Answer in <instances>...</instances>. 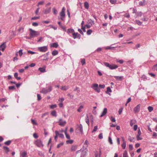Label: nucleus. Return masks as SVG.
I'll use <instances>...</instances> for the list:
<instances>
[{"label": "nucleus", "mask_w": 157, "mask_h": 157, "mask_svg": "<svg viewBox=\"0 0 157 157\" xmlns=\"http://www.w3.org/2000/svg\"><path fill=\"white\" fill-rule=\"evenodd\" d=\"M6 47V42H5L0 45V51L1 50L2 51H4Z\"/></svg>", "instance_id": "obj_8"}, {"label": "nucleus", "mask_w": 157, "mask_h": 157, "mask_svg": "<svg viewBox=\"0 0 157 157\" xmlns=\"http://www.w3.org/2000/svg\"><path fill=\"white\" fill-rule=\"evenodd\" d=\"M146 4V2H145V0H143L142 1H140L139 2V5L140 6H144Z\"/></svg>", "instance_id": "obj_27"}, {"label": "nucleus", "mask_w": 157, "mask_h": 157, "mask_svg": "<svg viewBox=\"0 0 157 157\" xmlns=\"http://www.w3.org/2000/svg\"><path fill=\"white\" fill-rule=\"evenodd\" d=\"M77 33H72V35H73V38L74 39H75V38H76L77 37Z\"/></svg>", "instance_id": "obj_49"}, {"label": "nucleus", "mask_w": 157, "mask_h": 157, "mask_svg": "<svg viewBox=\"0 0 157 157\" xmlns=\"http://www.w3.org/2000/svg\"><path fill=\"white\" fill-rule=\"evenodd\" d=\"M98 137L100 139H102L103 138V135L102 133H100L98 135Z\"/></svg>", "instance_id": "obj_55"}, {"label": "nucleus", "mask_w": 157, "mask_h": 157, "mask_svg": "<svg viewBox=\"0 0 157 157\" xmlns=\"http://www.w3.org/2000/svg\"><path fill=\"white\" fill-rule=\"evenodd\" d=\"M140 109V105L139 104L136 106L134 109V113H136L138 112Z\"/></svg>", "instance_id": "obj_10"}, {"label": "nucleus", "mask_w": 157, "mask_h": 157, "mask_svg": "<svg viewBox=\"0 0 157 157\" xmlns=\"http://www.w3.org/2000/svg\"><path fill=\"white\" fill-rule=\"evenodd\" d=\"M112 90L109 87H108L107 88V91L105 92L106 94H108L109 95H110L111 94L109 92H111Z\"/></svg>", "instance_id": "obj_17"}, {"label": "nucleus", "mask_w": 157, "mask_h": 157, "mask_svg": "<svg viewBox=\"0 0 157 157\" xmlns=\"http://www.w3.org/2000/svg\"><path fill=\"white\" fill-rule=\"evenodd\" d=\"M76 130L78 133L82 134L83 133V127L82 124H80L77 126Z\"/></svg>", "instance_id": "obj_7"}, {"label": "nucleus", "mask_w": 157, "mask_h": 157, "mask_svg": "<svg viewBox=\"0 0 157 157\" xmlns=\"http://www.w3.org/2000/svg\"><path fill=\"white\" fill-rule=\"evenodd\" d=\"M65 135L67 139H70V136L68 134H67V132H65Z\"/></svg>", "instance_id": "obj_56"}, {"label": "nucleus", "mask_w": 157, "mask_h": 157, "mask_svg": "<svg viewBox=\"0 0 157 157\" xmlns=\"http://www.w3.org/2000/svg\"><path fill=\"white\" fill-rule=\"evenodd\" d=\"M83 108V106L82 105H81L78 108L77 111L79 112H81L82 111V109Z\"/></svg>", "instance_id": "obj_31"}, {"label": "nucleus", "mask_w": 157, "mask_h": 157, "mask_svg": "<svg viewBox=\"0 0 157 157\" xmlns=\"http://www.w3.org/2000/svg\"><path fill=\"white\" fill-rule=\"evenodd\" d=\"M134 139V138H131V136H129L128 138V140L131 142H134V141L133 140V139Z\"/></svg>", "instance_id": "obj_43"}, {"label": "nucleus", "mask_w": 157, "mask_h": 157, "mask_svg": "<svg viewBox=\"0 0 157 157\" xmlns=\"http://www.w3.org/2000/svg\"><path fill=\"white\" fill-rule=\"evenodd\" d=\"M52 10H53L54 13L55 15H56L57 14V13H58L57 10L55 8H53Z\"/></svg>", "instance_id": "obj_41"}, {"label": "nucleus", "mask_w": 157, "mask_h": 157, "mask_svg": "<svg viewBox=\"0 0 157 157\" xmlns=\"http://www.w3.org/2000/svg\"><path fill=\"white\" fill-rule=\"evenodd\" d=\"M107 112V108H105L104 109V110L101 113V115L100 117H103V116H105Z\"/></svg>", "instance_id": "obj_12"}, {"label": "nucleus", "mask_w": 157, "mask_h": 157, "mask_svg": "<svg viewBox=\"0 0 157 157\" xmlns=\"http://www.w3.org/2000/svg\"><path fill=\"white\" fill-rule=\"evenodd\" d=\"M38 155L40 156H44V154L42 153L41 152L39 151L38 152Z\"/></svg>", "instance_id": "obj_63"}, {"label": "nucleus", "mask_w": 157, "mask_h": 157, "mask_svg": "<svg viewBox=\"0 0 157 157\" xmlns=\"http://www.w3.org/2000/svg\"><path fill=\"white\" fill-rule=\"evenodd\" d=\"M123 157H128L127 151L126 150H125L123 153Z\"/></svg>", "instance_id": "obj_29"}, {"label": "nucleus", "mask_w": 157, "mask_h": 157, "mask_svg": "<svg viewBox=\"0 0 157 157\" xmlns=\"http://www.w3.org/2000/svg\"><path fill=\"white\" fill-rule=\"evenodd\" d=\"M3 149L5 151V152L6 153H8L10 151L9 148L7 147L4 146Z\"/></svg>", "instance_id": "obj_26"}, {"label": "nucleus", "mask_w": 157, "mask_h": 157, "mask_svg": "<svg viewBox=\"0 0 157 157\" xmlns=\"http://www.w3.org/2000/svg\"><path fill=\"white\" fill-rule=\"evenodd\" d=\"M31 122L34 125H36L37 124V123L36 122V121L33 119H31Z\"/></svg>", "instance_id": "obj_46"}, {"label": "nucleus", "mask_w": 157, "mask_h": 157, "mask_svg": "<svg viewBox=\"0 0 157 157\" xmlns=\"http://www.w3.org/2000/svg\"><path fill=\"white\" fill-rule=\"evenodd\" d=\"M114 48L113 47L107 46L104 47L105 49H112L113 48Z\"/></svg>", "instance_id": "obj_33"}, {"label": "nucleus", "mask_w": 157, "mask_h": 157, "mask_svg": "<svg viewBox=\"0 0 157 157\" xmlns=\"http://www.w3.org/2000/svg\"><path fill=\"white\" fill-rule=\"evenodd\" d=\"M48 47L47 46H44L38 48V50L41 52H45L48 50Z\"/></svg>", "instance_id": "obj_6"}, {"label": "nucleus", "mask_w": 157, "mask_h": 157, "mask_svg": "<svg viewBox=\"0 0 157 157\" xmlns=\"http://www.w3.org/2000/svg\"><path fill=\"white\" fill-rule=\"evenodd\" d=\"M136 138L137 140H139L142 139V138L140 137V136H139L138 135H137Z\"/></svg>", "instance_id": "obj_53"}, {"label": "nucleus", "mask_w": 157, "mask_h": 157, "mask_svg": "<svg viewBox=\"0 0 157 157\" xmlns=\"http://www.w3.org/2000/svg\"><path fill=\"white\" fill-rule=\"evenodd\" d=\"M20 155L22 157H27V152L26 151L21 152L20 153Z\"/></svg>", "instance_id": "obj_13"}, {"label": "nucleus", "mask_w": 157, "mask_h": 157, "mask_svg": "<svg viewBox=\"0 0 157 157\" xmlns=\"http://www.w3.org/2000/svg\"><path fill=\"white\" fill-rule=\"evenodd\" d=\"M38 25V23H37L36 22H33L32 23L33 26H35V27L37 26Z\"/></svg>", "instance_id": "obj_54"}, {"label": "nucleus", "mask_w": 157, "mask_h": 157, "mask_svg": "<svg viewBox=\"0 0 157 157\" xmlns=\"http://www.w3.org/2000/svg\"><path fill=\"white\" fill-rule=\"evenodd\" d=\"M110 120L111 121L113 122H115L116 121L115 118L113 117H111Z\"/></svg>", "instance_id": "obj_62"}, {"label": "nucleus", "mask_w": 157, "mask_h": 157, "mask_svg": "<svg viewBox=\"0 0 157 157\" xmlns=\"http://www.w3.org/2000/svg\"><path fill=\"white\" fill-rule=\"evenodd\" d=\"M39 18H40L39 17H32L31 19L32 20H36L37 19H39Z\"/></svg>", "instance_id": "obj_50"}, {"label": "nucleus", "mask_w": 157, "mask_h": 157, "mask_svg": "<svg viewBox=\"0 0 157 157\" xmlns=\"http://www.w3.org/2000/svg\"><path fill=\"white\" fill-rule=\"evenodd\" d=\"M52 90V87L51 86H50L48 88H43L40 92L44 94H46L48 92H50Z\"/></svg>", "instance_id": "obj_5"}, {"label": "nucleus", "mask_w": 157, "mask_h": 157, "mask_svg": "<svg viewBox=\"0 0 157 157\" xmlns=\"http://www.w3.org/2000/svg\"><path fill=\"white\" fill-rule=\"evenodd\" d=\"M91 88H93L96 92L99 93L100 91V89L98 87V84L97 83H94L92 84Z\"/></svg>", "instance_id": "obj_3"}, {"label": "nucleus", "mask_w": 157, "mask_h": 157, "mask_svg": "<svg viewBox=\"0 0 157 157\" xmlns=\"http://www.w3.org/2000/svg\"><path fill=\"white\" fill-rule=\"evenodd\" d=\"M63 142H62L59 144H58L57 146V147L58 148H59L61 146H63Z\"/></svg>", "instance_id": "obj_44"}, {"label": "nucleus", "mask_w": 157, "mask_h": 157, "mask_svg": "<svg viewBox=\"0 0 157 157\" xmlns=\"http://www.w3.org/2000/svg\"><path fill=\"white\" fill-rule=\"evenodd\" d=\"M69 86H62L61 88V89L62 90H66L69 88Z\"/></svg>", "instance_id": "obj_24"}, {"label": "nucleus", "mask_w": 157, "mask_h": 157, "mask_svg": "<svg viewBox=\"0 0 157 157\" xmlns=\"http://www.w3.org/2000/svg\"><path fill=\"white\" fill-rule=\"evenodd\" d=\"M108 141H109V142L110 143V144H113L112 140V139L109 136V137Z\"/></svg>", "instance_id": "obj_42"}, {"label": "nucleus", "mask_w": 157, "mask_h": 157, "mask_svg": "<svg viewBox=\"0 0 157 157\" xmlns=\"http://www.w3.org/2000/svg\"><path fill=\"white\" fill-rule=\"evenodd\" d=\"M48 114V112L45 113L42 115L41 117L42 118H44L45 116L47 115Z\"/></svg>", "instance_id": "obj_52"}, {"label": "nucleus", "mask_w": 157, "mask_h": 157, "mask_svg": "<svg viewBox=\"0 0 157 157\" xmlns=\"http://www.w3.org/2000/svg\"><path fill=\"white\" fill-rule=\"evenodd\" d=\"M99 87L101 89H103L105 87V85L104 84H103V85L100 84L99 85Z\"/></svg>", "instance_id": "obj_60"}, {"label": "nucleus", "mask_w": 157, "mask_h": 157, "mask_svg": "<svg viewBox=\"0 0 157 157\" xmlns=\"http://www.w3.org/2000/svg\"><path fill=\"white\" fill-rule=\"evenodd\" d=\"M66 142L67 144H71L73 143V140H67Z\"/></svg>", "instance_id": "obj_40"}, {"label": "nucleus", "mask_w": 157, "mask_h": 157, "mask_svg": "<svg viewBox=\"0 0 157 157\" xmlns=\"http://www.w3.org/2000/svg\"><path fill=\"white\" fill-rule=\"evenodd\" d=\"M59 137L61 138H63L64 137V136L62 134H61V133H59Z\"/></svg>", "instance_id": "obj_59"}, {"label": "nucleus", "mask_w": 157, "mask_h": 157, "mask_svg": "<svg viewBox=\"0 0 157 157\" xmlns=\"http://www.w3.org/2000/svg\"><path fill=\"white\" fill-rule=\"evenodd\" d=\"M81 62L82 65H84L86 63L85 60L84 59H82Z\"/></svg>", "instance_id": "obj_48"}, {"label": "nucleus", "mask_w": 157, "mask_h": 157, "mask_svg": "<svg viewBox=\"0 0 157 157\" xmlns=\"http://www.w3.org/2000/svg\"><path fill=\"white\" fill-rule=\"evenodd\" d=\"M123 107H121L119 109V111H118V113H119V115H121L122 112V111H123Z\"/></svg>", "instance_id": "obj_34"}, {"label": "nucleus", "mask_w": 157, "mask_h": 157, "mask_svg": "<svg viewBox=\"0 0 157 157\" xmlns=\"http://www.w3.org/2000/svg\"><path fill=\"white\" fill-rule=\"evenodd\" d=\"M22 51V50L21 49L19 50L18 52L19 54L20 57H21L23 54Z\"/></svg>", "instance_id": "obj_47"}, {"label": "nucleus", "mask_w": 157, "mask_h": 157, "mask_svg": "<svg viewBox=\"0 0 157 157\" xmlns=\"http://www.w3.org/2000/svg\"><path fill=\"white\" fill-rule=\"evenodd\" d=\"M66 124V122L64 121H62L61 119H59V124L62 126H64Z\"/></svg>", "instance_id": "obj_9"}, {"label": "nucleus", "mask_w": 157, "mask_h": 157, "mask_svg": "<svg viewBox=\"0 0 157 157\" xmlns=\"http://www.w3.org/2000/svg\"><path fill=\"white\" fill-rule=\"evenodd\" d=\"M15 88L14 86H10L9 87V89L10 90H13L15 89Z\"/></svg>", "instance_id": "obj_45"}, {"label": "nucleus", "mask_w": 157, "mask_h": 157, "mask_svg": "<svg viewBox=\"0 0 157 157\" xmlns=\"http://www.w3.org/2000/svg\"><path fill=\"white\" fill-rule=\"evenodd\" d=\"M135 22L139 25H141L142 24V22L139 20H136Z\"/></svg>", "instance_id": "obj_36"}, {"label": "nucleus", "mask_w": 157, "mask_h": 157, "mask_svg": "<svg viewBox=\"0 0 157 157\" xmlns=\"http://www.w3.org/2000/svg\"><path fill=\"white\" fill-rule=\"evenodd\" d=\"M147 109L150 112H151L153 109V107L151 106H148Z\"/></svg>", "instance_id": "obj_35"}, {"label": "nucleus", "mask_w": 157, "mask_h": 157, "mask_svg": "<svg viewBox=\"0 0 157 157\" xmlns=\"http://www.w3.org/2000/svg\"><path fill=\"white\" fill-rule=\"evenodd\" d=\"M86 123L88 124V125H89V119L88 115H86Z\"/></svg>", "instance_id": "obj_28"}, {"label": "nucleus", "mask_w": 157, "mask_h": 157, "mask_svg": "<svg viewBox=\"0 0 157 157\" xmlns=\"http://www.w3.org/2000/svg\"><path fill=\"white\" fill-rule=\"evenodd\" d=\"M30 35L31 36V37L33 38L39 35L40 33L39 32L33 30L31 29H29Z\"/></svg>", "instance_id": "obj_2"}, {"label": "nucleus", "mask_w": 157, "mask_h": 157, "mask_svg": "<svg viewBox=\"0 0 157 157\" xmlns=\"http://www.w3.org/2000/svg\"><path fill=\"white\" fill-rule=\"evenodd\" d=\"M93 31L91 29H89L87 30L86 33L88 35H90L92 33Z\"/></svg>", "instance_id": "obj_37"}, {"label": "nucleus", "mask_w": 157, "mask_h": 157, "mask_svg": "<svg viewBox=\"0 0 157 157\" xmlns=\"http://www.w3.org/2000/svg\"><path fill=\"white\" fill-rule=\"evenodd\" d=\"M133 149V145L132 144H129V149L132 150Z\"/></svg>", "instance_id": "obj_57"}, {"label": "nucleus", "mask_w": 157, "mask_h": 157, "mask_svg": "<svg viewBox=\"0 0 157 157\" xmlns=\"http://www.w3.org/2000/svg\"><path fill=\"white\" fill-rule=\"evenodd\" d=\"M51 114L52 116L54 117H56L57 116L56 112L55 110L52 111L51 113Z\"/></svg>", "instance_id": "obj_23"}, {"label": "nucleus", "mask_w": 157, "mask_h": 157, "mask_svg": "<svg viewBox=\"0 0 157 157\" xmlns=\"http://www.w3.org/2000/svg\"><path fill=\"white\" fill-rule=\"evenodd\" d=\"M51 10V8H47L44 11V13L45 14H48L50 12Z\"/></svg>", "instance_id": "obj_14"}, {"label": "nucleus", "mask_w": 157, "mask_h": 157, "mask_svg": "<svg viewBox=\"0 0 157 157\" xmlns=\"http://www.w3.org/2000/svg\"><path fill=\"white\" fill-rule=\"evenodd\" d=\"M38 70L41 72H46L45 69L44 67H40Z\"/></svg>", "instance_id": "obj_19"}, {"label": "nucleus", "mask_w": 157, "mask_h": 157, "mask_svg": "<svg viewBox=\"0 0 157 157\" xmlns=\"http://www.w3.org/2000/svg\"><path fill=\"white\" fill-rule=\"evenodd\" d=\"M77 145H75L72 146L71 147V151H75L77 150Z\"/></svg>", "instance_id": "obj_16"}, {"label": "nucleus", "mask_w": 157, "mask_h": 157, "mask_svg": "<svg viewBox=\"0 0 157 157\" xmlns=\"http://www.w3.org/2000/svg\"><path fill=\"white\" fill-rule=\"evenodd\" d=\"M121 146L123 149H125L126 147V142H123L121 145Z\"/></svg>", "instance_id": "obj_30"}, {"label": "nucleus", "mask_w": 157, "mask_h": 157, "mask_svg": "<svg viewBox=\"0 0 157 157\" xmlns=\"http://www.w3.org/2000/svg\"><path fill=\"white\" fill-rule=\"evenodd\" d=\"M56 136H55V139L56 141L58 136L59 135V132L57 131H55Z\"/></svg>", "instance_id": "obj_25"}, {"label": "nucleus", "mask_w": 157, "mask_h": 157, "mask_svg": "<svg viewBox=\"0 0 157 157\" xmlns=\"http://www.w3.org/2000/svg\"><path fill=\"white\" fill-rule=\"evenodd\" d=\"M11 143V141L10 140H8L5 143V144L6 145H9L10 144V143Z\"/></svg>", "instance_id": "obj_51"}, {"label": "nucleus", "mask_w": 157, "mask_h": 157, "mask_svg": "<svg viewBox=\"0 0 157 157\" xmlns=\"http://www.w3.org/2000/svg\"><path fill=\"white\" fill-rule=\"evenodd\" d=\"M98 129V126H95L94 127V129L92 131V132H94L96 131Z\"/></svg>", "instance_id": "obj_61"}, {"label": "nucleus", "mask_w": 157, "mask_h": 157, "mask_svg": "<svg viewBox=\"0 0 157 157\" xmlns=\"http://www.w3.org/2000/svg\"><path fill=\"white\" fill-rule=\"evenodd\" d=\"M58 53V51L55 50L52 52V54L53 56H55L57 55Z\"/></svg>", "instance_id": "obj_20"}, {"label": "nucleus", "mask_w": 157, "mask_h": 157, "mask_svg": "<svg viewBox=\"0 0 157 157\" xmlns=\"http://www.w3.org/2000/svg\"><path fill=\"white\" fill-rule=\"evenodd\" d=\"M18 31L19 32H21V33H22L24 31V28L22 27H21L20 28L18 29Z\"/></svg>", "instance_id": "obj_39"}, {"label": "nucleus", "mask_w": 157, "mask_h": 157, "mask_svg": "<svg viewBox=\"0 0 157 157\" xmlns=\"http://www.w3.org/2000/svg\"><path fill=\"white\" fill-rule=\"evenodd\" d=\"M44 1H42L39 2L38 3V4L37 5V6H39V5H43L44 3Z\"/></svg>", "instance_id": "obj_32"}, {"label": "nucleus", "mask_w": 157, "mask_h": 157, "mask_svg": "<svg viewBox=\"0 0 157 157\" xmlns=\"http://www.w3.org/2000/svg\"><path fill=\"white\" fill-rule=\"evenodd\" d=\"M138 128V126L137 124H135L133 127V129L135 131Z\"/></svg>", "instance_id": "obj_64"}, {"label": "nucleus", "mask_w": 157, "mask_h": 157, "mask_svg": "<svg viewBox=\"0 0 157 157\" xmlns=\"http://www.w3.org/2000/svg\"><path fill=\"white\" fill-rule=\"evenodd\" d=\"M37 100L38 101H40V100L41 98V96L39 94H37Z\"/></svg>", "instance_id": "obj_58"}, {"label": "nucleus", "mask_w": 157, "mask_h": 157, "mask_svg": "<svg viewBox=\"0 0 157 157\" xmlns=\"http://www.w3.org/2000/svg\"><path fill=\"white\" fill-rule=\"evenodd\" d=\"M34 144L38 147H42L44 146V145L42 142L40 140H37L35 141L34 143Z\"/></svg>", "instance_id": "obj_4"}, {"label": "nucleus", "mask_w": 157, "mask_h": 157, "mask_svg": "<svg viewBox=\"0 0 157 157\" xmlns=\"http://www.w3.org/2000/svg\"><path fill=\"white\" fill-rule=\"evenodd\" d=\"M57 105L56 104L52 105H50V108L51 109H54L56 107Z\"/></svg>", "instance_id": "obj_38"}, {"label": "nucleus", "mask_w": 157, "mask_h": 157, "mask_svg": "<svg viewBox=\"0 0 157 157\" xmlns=\"http://www.w3.org/2000/svg\"><path fill=\"white\" fill-rule=\"evenodd\" d=\"M59 46L57 42L54 43L50 44V47L56 48Z\"/></svg>", "instance_id": "obj_15"}, {"label": "nucleus", "mask_w": 157, "mask_h": 157, "mask_svg": "<svg viewBox=\"0 0 157 157\" xmlns=\"http://www.w3.org/2000/svg\"><path fill=\"white\" fill-rule=\"evenodd\" d=\"M114 77L117 80H121L123 78V76H114Z\"/></svg>", "instance_id": "obj_18"}, {"label": "nucleus", "mask_w": 157, "mask_h": 157, "mask_svg": "<svg viewBox=\"0 0 157 157\" xmlns=\"http://www.w3.org/2000/svg\"><path fill=\"white\" fill-rule=\"evenodd\" d=\"M65 8L64 7H63L62 8V10L60 13V15L61 17H65Z\"/></svg>", "instance_id": "obj_11"}, {"label": "nucleus", "mask_w": 157, "mask_h": 157, "mask_svg": "<svg viewBox=\"0 0 157 157\" xmlns=\"http://www.w3.org/2000/svg\"><path fill=\"white\" fill-rule=\"evenodd\" d=\"M84 6L85 8L86 9H88L89 7V4L88 2H86L84 3Z\"/></svg>", "instance_id": "obj_21"}, {"label": "nucleus", "mask_w": 157, "mask_h": 157, "mask_svg": "<svg viewBox=\"0 0 157 157\" xmlns=\"http://www.w3.org/2000/svg\"><path fill=\"white\" fill-rule=\"evenodd\" d=\"M74 32V30L73 29H69L67 30V33H73Z\"/></svg>", "instance_id": "obj_22"}, {"label": "nucleus", "mask_w": 157, "mask_h": 157, "mask_svg": "<svg viewBox=\"0 0 157 157\" xmlns=\"http://www.w3.org/2000/svg\"><path fill=\"white\" fill-rule=\"evenodd\" d=\"M104 65L106 67H109L111 70L117 68L118 66L114 64H110L108 62H104Z\"/></svg>", "instance_id": "obj_1"}]
</instances>
